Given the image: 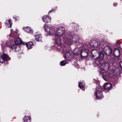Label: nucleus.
<instances>
[{
    "label": "nucleus",
    "mask_w": 122,
    "mask_h": 122,
    "mask_svg": "<svg viewBox=\"0 0 122 122\" xmlns=\"http://www.w3.org/2000/svg\"><path fill=\"white\" fill-rule=\"evenodd\" d=\"M88 45L95 49L99 48L101 45V42L98 40L92 39L88 43Z\"/></svg>",
    "instance_id": "2"
},
{
    "label": "nucleus",
    "mask_w": 122,
    "mask_h": 122,
    "mask_svg": "<svg viewBox=\"0 0 122 122\" xmlns=\"http://www.w3.org/2000/svg\"><path fill=\"white\" fill-rule=\"evenodd\" d=\"M76 27H76V29H75V27L74 28V29H75V30H77V31L78 30V27H77V26H76Z\"/></svg>",
    "instance_id": "30"
},
{
    "label": "nucleus",
    "mask_w": 122,
    "mask_h": 122,
    "mask_svg": "<svg viewBox=\"0 0 122 122\" xmlns=\"http://www.w3.org/2000/svg\"><path fill=\"white\" fill-rule=\"evenodd\" d=\"M43 21L45 22H49L51 21V18L49 16L44 15L43 17Z\"/></svg>",
    "instance_id": "10"
},
{
    "label": "nucleus",
    "mask_w": 122,
    "mask_h": 122,
    "mask_svg": "<svg viewBox=\"0 0 122 122\" xmlns=\"http://www.w3.org/2000/svg\"><path fill=\"white\" fill-rule=\"evenodd\" d=\"M96 96L97 98H101L103 97L102 92L100 90L96 91L95 93Z\"/></svg>",
    "instance_id": "8"
},
{
    "label": "nucleus",
    "mask_w": 122,
    "mask_h": 122,
    "mask_svg": "<svg viewBox=\"0 0 122 122\" xmlns=\"http://www.w3.org/2000/svg\"><path fill=\"white\" fill-rule=\"evenodd\" d=\"M8 22L9 23L10 25V27H11V25L12 24V23L11 21V20H8Z\"/></svg>",
    "instance_id": "27"
},
{
    "label": "nucleus",
    "mask_w": 122,
    "mask_h": 122,
    "mask_svg": "<svg viewBox=\"0 0 122 122\" xmlns=\"http://www.w3.org/2000/svg\"><path fill=\"white\" fill-rule=\"evenodd\" d=\"M66 63V61L65 60H63L61 61L60 62L62 66H64L65 65Z\"/></svg>",
    "instance_id": "23"
},
{
    "label": "nucleus",
    "mask_w": 122,
    "mask_h": 122,
    "mask_svg": "<svg viewBox=\"0 0 122 122\" xmlns=\"http://www.w3.org/2000/svg\"><path fill=\"white\" fill-rule=\"evenodd\" d=\"M1 56L4 59L5 61L9 60L10 59V58L6 54L4 53Z\"/></svg>",
    "instance_id": "16"
},
{
    "label": "nucleus",
    "mask_w": 122,
    "mask_h": 122,
    "mask_svg": "<svg viewBox=\"0 0 122 122\" xmlns=\"http://www.w3.org/2000/svg\"><path fill=\"white\" fill-rule=\"evenodd\" d=\"M113 54L115 57H118L120 55V51L117 49H115L113 51Z\"/></svg>",
    "instance_id": "9"
},
{
    "label": "nucleus",
    "mask_w": 122,
    "mask_h": 122,
    "mask_svg": "<svg viewBox=\"0 0 122 122\" xmlns=\"http://www.w3.org/2000/svg\"><path fill=\"white\" fill-rule=\"evenodd\" d=\"M35 38L37 41H40L41 40L42 37L41 35H35Z\"/></svg>",
    "instance_id": "18"
},
{
    "label": "nucleus",
    "mask_w": 122,
    "mask_h": 122,
    "mask_svg": "<svg viewBox=\"0 0 122 122\" xmlns=\"http://www.w3.org/2000/svg\"><path fill=\"white\" fill-rule=\"evenodd\" d=\"M85 49L82 51L81 52V56L83 57H86L88 55L87 51H85Z\"/></svg>",
    "instance_id": "13"
},
{
    "label": "nucleus",
    "mask_w": 122,
    "mask_h": 122,
    "mask_svg": "<svg viewBox=\"0 0 122 122\" xmlns=\"http://www.w3.org/2000/svg\"><path fill=\"white\" fill-rule=\"evenodd\" d=\"M77 53H78V52H77Z\"/></svg>",
    "instance_id": "37"
},
{
    "label": "nucleus",
    "mask_w": 122,
    "mask_h": 122,
    "mask_svg": "<svg viewBox=\"0 0 122 122\" xmlns=\"http://www.w3.org/2000/svg\"><path fill=\"white\" fill-rule=\"evenodd\" d=\"M113 5H114V6H116L117 5V4L116 3H114Z\"/></svg>",
    "instance_id": "32"
},
{
    "label": "nucleus",
    "mask_w": 122,
    "mask_h": 122,
    "mask_svg": "<svg viewBox=\"0 0 122 122\" xmlns=\"http://www.w3.org/2000/svg\"><path fill=\"white\" fill-rule=\"evenodd\" d=\"M14 19L15 20H18V19H17L16 17H13Z\"/></svg>",
    "instance_id": "31"
},
{
    "label": "nucleus",
    "mask_w": 122,
    "mask_h": 122,
    "mask_svg": "<svg viewBox=\"0 0 122 122\" xmlns=\"http://www.w3.org/2000/svg\"><path fill=\"white\" fill-rule=\"evenodd\" d=\"M102 76L103 78L105 80V81H107V74L105 72L102 74Z\"/></svg>",
    "instance_id": "21"
},
{
    "label": "nucleus",
    "mask_w": 122,
    "mask_h": 122,
    "mask_svg": "<svg viewBox=\"0 0 122 122\" xmlns=\"http://www.w3.org/2000/svg\"><path fill=\"white\" fill-rule=\"evenodd\" d=\"M15 44L17 45H19L21 43V41L19 38H17L15 39Z\"/></svg>",
    "instance_id": "17"
},
{
    "label": "nucleus",
    "mask_w": 122,
    "mask_h": 122,
    "mask_svg": "<svg viewBox=\"0 0 122 122\" xmlns=\"http://www.w3.org/2000/svg\"><path fill=\"white\" fill-rule=\"evenodd\" d=\"M52 11H53V10H50L49 11V12L48 13H50L51 12H52Z\"/></svg>",
    "instance_id": "33"
},
{
    "label": "nucleus",
    "mask_w": 122,
    "mask_h": 122,
    "mask_svg": "<svg viewBox=\"0 0 122 122\" xmlns=\"http://www.w3.org/2000/svg\"><path fill=\"white\" fill-rule=\"evenodd\" d=\"M110 63H113V62H110Z\"/></svg>",
    "instance_id": "35"
},
{
    "label": "nucleus",
    "mask_w": 122,
    "mask_h": 122,
    "mask_svg": "<svg viewBox=\"0 0 122 122\" xmlns=\"http://www.w3.org/2000/svg\"><path fill=\"white\" fill-rule=\"evenodd\" d=\"M33 43L31 42H30L27 43L26 44V46L28 49L31 48L32 46H33Z\"/></svg>",
    "instance_id": "15"
},
{
    "label": "nucleus",
    "mask_w": 122,
    "mask_h": 122,
    "mask_svg": "<svg viewBox=\"0 0 122 122\" xmlns=\"http://www.w3.org/2000/svg\"><path fill=\"white\" fill-rule=\"evenodd\" d=\"M56 43L58 45L60 46L61 44V38L60 37H58L56 40Z\"/></svg>",
    "instance_id": "12"
},
{
    "label": "nucleus",
    "mask_w": 122,
    "mask_h": 122,
    "mask_svg": "<svg viewBox=\"0 0 122 122\" xmlns=\"http://www.w3.org/2000/svg\"><path fill=\"white\" fill-rule=\"evenodd\" d=\"M120 67L122 68V61L120 62Z\"/></svg>",
    "instance_id": "29"
},
{
    "label": "nucleus",
    "mask_w": 122,
    "mask_h": 122,
    "mask_svg": "<svg viewBox=\"0 0 122 122\" xmlns=\"http://www.w3.org/2000/svg\"><path fill=\"white\" fill-rule=\"evenodd\" d=\"M30 117L26 116L24 117V122H30Z\"/></svg>",
    "instance_id": "19"
},
{
    "label": "nucleus",
    "mask_w": 122,
    "mask_h": 122,
    "mask_svg": "<svg viewBox=\"0 0 122 122\" xmlns=\"http://www.w3.org/2000/svg\"><path fill=\"white\" fill-rule=\"evenodd\" d=\"M5 61V60L1 56V57L0 56V63H3Z\"/></svg>",
    "instance_id": "26"
},
{
    "label": "nucleus",
    "mask_w": 122,
    "mask_h": 122,
    "mask_svg": "<svg viewBox=\"0 0 122 122\" xmlns=\"http://www.w3.org/2000/svg\"><path fill=\"white\" fill-rule=\"evenodd\" d=\"M78 50V48H76V49H75V50Z\"/></svg>",
    "instance_id": "34"
},
{
    "label": "nucleus",
    "mask_w": 122,
    "mask_h": 122,
    "mask_svg": "<svg viewBox=\"0 0 122 122\" xmlns=\"http://www.w3.org/2000/svg\"><path fill=\"white\" fill-rule=\"evenodd\" d=\"M24 30L30 34L32 33L33 32L32 30L29 27H25L23 28Z\"/></svg>",
    "instance_id": "11"
},
{
    "label": "nucleus",
    "mask_w": 122,
    "mask_h": 122,
    "mask_svg": "<svg viewBox=\"0 0 122 122\" xmlns=\"http://www.w3.org/2000/svg\"><path fill=\"white\" fill-rule=\"evenodd\" d=\"M100 65V68L105 70L107 71L108 70L109 68V64L107 62H105L102 64V62H101Z\"/></svg>",
    "instance_id": "5"
},
{
    "label": "nucleus",
    "mask_w": 122,
    "mask_h": 122,
    "mask_svg": "<svg viewBox=\"0 0 122 122\" xmlns=\"http://www.w3.org/2000/svg\"><path fill=\"white\" fill-rule=\"evenodd\" d=\"M11 34H16V33L12 29H11Z\"/></svg>",
    "instance_id": "28"
},
{
    "label": "nucleus",
    "mask_w": 122,
    "mask_h": 122,
    "mask_svg": "<svg viewBox=\"0 0 122 122\" xmlns=\"http://www.w3.org/2000/svg\"><path fill=\"white\" fill-rule=\"evenodd\" d=\"M112 87V85L109 83L104 84L103 86L104 89L107 91H109Z\"/></svg>",
    "instance_id": "7"
},
{
    "label": "nucleus",
    "mask_w": 122,
    "mask_h": 122,
    "mask_svg": "<svg viewBox=\"0 0 122 122\" xmlns=\"http://www.w3.org/2000/svg\"><path fill=\"white\" fill-rule=\"evenodd\" d=\"M44 27L47 35L53 34L54 33L53 28L51 25H45Z\"/></svg>",
    "instance_id": "3"
},
{
    "label": "nucleus",
    "mask_w": 122,
    "mask_h": 122,
    "mask_svg": "<svg viewBox=\"0 0 122 122\" xmlns=\"http://www.w3.org/2000/svg\"><path fill=\"white\" fill-rule=\"evenodd\" d=\"M7 23H6V24H6V25H7Z\"/></svg>",
    "instance_id": "36"
},
{
    "label": "nucleus",
    "mask_w": 122,
    "mask_h": 122,
    "mask_svg": "<svg viewBox=\"0 0 122 122\" xmlns=\"http://www.w3.org/2000/svg\"><path fill=\"white\" fill-rule=\"evenodd\" d=\"M10 47L12 49H15L17 48V46L16 45L13 44L11 45Z\"/></svg>",
    "instance_id": "25"
},
{
    "label": "nucleus",
    "mask_w": 122,
    "mask_h": 122,
    "mask_svg": "<svg viewBox=\"0 0 122 122\" xmlns=\"http://www.w3.org/2000/svg\"><path fill=\"white\" fill-rule=\"evenodd\" d=\"M65 33V29L64 28L59 27L57 28L55 32L54 33L55 35L60 37L62 36Z\"/></svg>",
    "instance_id": "4"
},
{
    "label": "nucleus",
    "mask_w": 122,
    "mask_h": 122,
    "mask_svg": "<svg viewBox=\"0 0 122 122\" xmlns=\"http://www.w3.org/2000/svg\"><path fill=\"white\" fill-rule=\"evenodd\" d=\"M103 50L105 54L107 55H109L112 52L111 49L108 46H106L104 47Z\"/></svg>",
    "instance_id": "6"
},
{
    "label": "nucleus",
    "mask_w": 122,
    "mask_h": 122,
    "mask_svg": "<svg viewBox=\"0 0 122 122\" xmlns=\"http://www.w3.org/2000/svg\"><path fill=\"white\" fill-rule=\"evenodd\" d=\"M101 62L100 61H99V60H97L96 61L94 62L93 64V66H95L96 67L98 66V65L99 64V65H100Z\"/></svg>",
    "instance_id": "20"
},
{
    "label": "nucleus",
    "mask_w": 122,
    "mask_h": 122,
    "mask_svg": "<svg viewBox=\"0 0 122 122\" xmlns=\"http://www.w3.org/2000/svg\"><path fill=\"white\" fill-rule=\"evenodd\" d=\"M74 37H73L72 35H67L65 36V38H64L63 41L67 43L70 44L72 42L76 43L77 42L79 39V37L77 35L74 36Z\"/></svg>",
    "instance_id": "1"
},
{
    "label": "nucleus",
    "mask_w": 122,
    "mask_h": 122,
    "mask_svg": "<svg viewBox=\"0 0 122 122\" xmlns=\"http://www.w3.org/2000/svg\"><path fill=\"white\" fill-rule=\"evenodd\" d=\"M104 57L103 54L102 53H100L99 54V56L97 58V60H99L100 62H102V60Z\"/></svg>",
    "instance_id": "14"
},
{
    "label": "nucleus",
    "mask_w": 122,
    "mask_h": 122,
    "mask_svg": "<svg viewBox=\"0 0 122 122\" xmlns=\"http://www.w3.org/2000/svg\"><path fill=\"white\" fill-rule=\"evenodd\" d=\"M85 85V83L84 82L82 83L81 82H79V86L80 88L83 87Z\"/></svg>",
    "instance_id": "24"
},
{
    "label": "nucleus",
    "mask_w": 122,
    "mask_h": 122,
    "mask_svg": "<svg viewBox=\"0 0 122 122\" xmlns=\"http://www.w3.org/2000/svg\"><path fill=\"white\" fill-rule=\"evenodd\" d=\"M70 54L69 53L67 52L65 56H64L65 59L67 60H69V58Z\"/></svg>",
    "instance_id": "22"
}]
</instances>
